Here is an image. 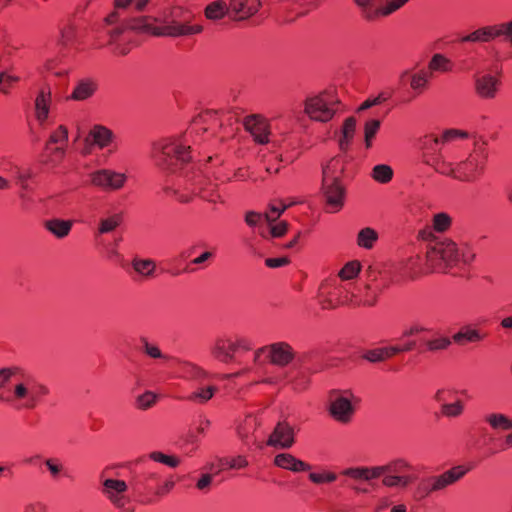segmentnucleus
I'll return each instance as SVG.
<instances>
[{
	"mask_svg": "<svg viewBox=\"0 0 512 512\" xmlns=\"http://www.w3.org/2000/svg\"><path fill=\"white\" fill-rule=\"evenodd\" d=\"M371 176L376 182L385 184L392 180L393 170L389 165L379 164L374 166Z\"/></svg>",
	"mask_w": 512,
	"mask_h": 512,
	"instance_id": "nucleus-36",
	"label": "nucleus"
},
{
	"mask_svg": "<svg viewBox=\"0 0 512 512\" xmlns=\"http://www.w3.org/2000/svg\"><path fill=\"white\" fill-rule=\"evenodd\" d=\"M189 19L190 15L181 7H174L169 15H165L162 20L152 16L130 18L125 20L121 26L113 29L110 34L112 37H117L125 30L166 37H182L201 33L203 27L199 24H190Z\"/></svg>",
	"mask_w": 512,
	"mask_h": 512,
	"instance_id": "nucleus-1",
	"label": "nucleus"
},
{
	"mask_svg": "<svg viewBox=\"0 0 512 512\" xmlns=\"http://www.w3.org/2000/svg\"><path fill=\"white\" fill-rule=\"evenodd\" d=\"M97 88L98 84L96 81L89 78L82 79L75 86L70 98L76 101H84L92 97Z\"/></svg>",
	"mask_w": 512,
	"mask_h": 512,
	"instance_id": "nucleus-24",
	"label": "nucleus"
},
{
	"mask_svg": "<svg viewBox=\"0 0 512 512\" xmlns=\"http://www.w3.org/2000/svg\"><path fill=\"white\" fill-rule=\"evenodd\" d=\"M286 208H287V206H285V205L278 207L274 204H270L269 212L265 213L264 217L267 220V222L272 223L280 217V215L286 210Z\"/></svg>",
	"mask_w": 512,
	"mask_h": 512,
	"instance_id": "nucleus-55",
	"label": "nucleus"
},
{
	"mask_svg": "<svg viewBox=\"0 0 512 512\" xmlns=\"http://www.w3.org/2000/svg\"><path fill=\"white\" fill-rule=\"evenodd\" d=\"M127 176L110 169L97 170L90 174L91 184L105 191H116L126 183Z\"/></svg>",
	"mask_w": 512,
	"mask_h": 512,
	"instance_id": "nucleus-11",
	"label": "nucleus"
},
{
	"mask_svg": "<svg viewBox=\"0 0 512 512\" xmlns=\"http://www.w3.org/2000/svg\"><path fill=\"white\" fill-rule=\"evenodd\" d=\"M467 472L468 469L464 466H455L445 471L441 475L431 476L423 479L419 484V489L422 490L425 494L442 490L447 486L457 482Z\"/></svg>",
	"mask_w": 512,
	"mask_h": 512,
	"instance_id": "nucleus-9",
	"label": "nucleus"
},
{
	"mask_svg": "<svg viewBox=\"0 0 512 512\" xmlns=\"http://www.w3.org/2000/svg\"><path fill=\"white\" fill-rule=\"evenodd\" d=\"M381 291V288L378 286L372 287L370 284H366L363 290L353 293L352 306L374 307L378 302Z\"/></svg>",
	"mask_w": 512,
	"mask_h": 512,
	"instance_id": "nucleus-19",
	"label": "nucleus"
},
{
	"mask_svg": "<svg viewBox=\"0 0 512 512\" xmlns=\"http://www.w3.org/2000/svg\"><path fill=\"white\" fill-rule=\"evenodd\" d=\"M338 160L331 159L323 168L322 191L329 212L339 211L345 200V187L340 177L335 175Z\"/></svg>",
	"mask_w": 512,
	"mask_h": 512,
	"instance_id": "nucleus-4",
	"label": "nucleus"
},
{
	"mask_svg": "<svg viewBox=\"0 0 512 512\" xmlns=\"http://www.w3.org/2000/svg\"><path fill=\"white\" fill-rule=\"evenodd\" d=\"M297 358L294 348L284 341L275 342L257 349L254 353V363L267 362L279 368L289 366Z\"/></svg>",
	"mask_w": 512,
	"mask_h": 512,
	"instance_id": "nucleus-5",
	"label": "nucleus"
},
{
	"mask_svg": "<svg viewBox=\"0 0 512 512\" xmlns=\"http://www.w3.org/2000/svg\"><path fill=\"white\" fill-rule=\"evenodd\" d=\"M330 414L338 422L348 423L354 414V408L349 399L339 396L331 402Z\"/></svg>",
	"mask_w": 512,
	"mask_h": 512,
	"instance_id": "nucleus-18",
	"label": "nucleus"
},
{
	"mask_svg": "<svg viewBox=\"0 0 512 512\" xmlns=\"http://www.w3.org/2000/svg\"><path fill=\"white\" fill-rule=\"evenodd\" d=\"M383 476L382 484L389 488H406L413 481V478L409 475L384 474Z\"/></svg>",
	"mask_w": 512,
	"mask_h": 512,
	"instance_id": "nucleus-33",
	"label": "nucleus"
},
{
	"mask_svg": "<svg viewBox=\"0 0 512 512\" xmlns=\"http://www.w3.org/2000/svg\"><path fill=\"white\" fill-rule=\"evenodd\" d=\"M486 333H481L477 329H471L469 327L461 328L456 334L453 335V340L460 345L466 343H477L486 338Z\"/></svg>",
	"mask_w": 512,
	"mask_h": 512,
	"instance_id": "nucleus-26",
	"label": "nucleus"
},
{
	"mask_svg": "<svg viewBox=\"0 0 512 512\" xmlns=\"http://www.w3.org/2000/svg\"><path fill=\"white\" fill-rule=\"evenodd\" d=\"M49 393V389L40 383L32 380L31 378H25L14 386V399L25 400L23 407L26 409H34L40 399Z\"/></svg>",
	"mask_w": 512,
	"mask_h": 512,
	"instance_id": "nucleus-6",
	"label": "nucleus"
},
{
	"mask_svg": "<svg viewBox=\"0 0 512 512\" xmlns=\"http://www.w3.org/2000/svg\"><path fill=\"white\" fill-rule=\"evenodd\" d=\"M425 163L432 165L434 169L441 174L451 175L453 177L456 174V169L452 168L450 164H446L445 162L436 161L430 163L429 160H425Z\"/></svg>",
	"mask_w": 512,
	"mask_h": 512,
	"instance_id": "nucleus-54",
	"label": "nucleus"
},
{
	"mask_svg": "<svg viewBox=\"0 0 512 512\" xmlns=\"http://www.w3.org/2000/svg\"><path fill=\"white\" fill-rule=\"evenodd\" d=\"M263 215L261 213L255 212V211H248L245 214V222L250 227L257 226L260 221L262 220Z\"/></svg>",
	"mask_w": 512,
	"mask_h": 512,
	"instance_id": "nucleus-61",
	"label": "nucleus"
},
{
	"mask_svg": "<svg viewBox=\"0 0 512 512\" xmlns=\"http://www.w3.org/2000/svg\"><path fill=\"white\" fill-rule=\"evenodd\" d=\"M452 219L446 213H438L433 217V228L437 232H445L451 226Z\"/></svg>",
	"mask_w": 512,
	"mask_h": 512,
	"instance_id": "nucleus-44",
	"label": "nucleus"
},
{
	"mask_svg": "<svg viewBox=\"0 0 512 512\" xmlns=\"http://www.w3.org/2000/svg\"><path fill=\"white\" fill-rule=\"evenodd\" d=\"M456 392L451 389H439L434 394V400L440 404V414L447 418L460 417L464 412V402L461 399H456L452 403L448 401L453 399Z\"/></svg>",
	"mask_w": 512,
	"mask_h": 512,
	"instance_id": "nucleus-12",
	"label": "nucleus"
},
{
	"mask_svg": "<svg viewBox=\"0 0 512 512\" xmlns=\"http://www.w3.org/2000/svg\"><path fill=\"white\" fill-rule=\"evenodd\" d=\"M363 358L372 363L386 360L383 348L368 350L363 354Z\"/></svg>",
	"mask_w": 512,
	"mask_h": 512,
	"instance_id": "nucleus-52",
	"label": "nucleus"
},
{
	"mask_svg": "<svg viewBox=\"0 0 512 512\" xmlns=\"http://www.w3.org/2000/svg\"><path fill=\"white\" fill-rule=\"evenodd\" d=\"M68 141V129L64 125H60L55 131H53L46 143L45 149L49 150L52 144H60V146H66Z\"/></svg>",
	"mask_w": 512,
	"mask_h": 512,
	"instance_id": "nucleus-39",
	"label": "nucleus"
},
{
	"mask_svg": "<svg viewBox=\"0 0 512 512\" xmlns=\"http://www.w3.org/2000/svg\"><path fill=\"white\" fill-rule=\"evenodd\" d=\"M384 475V468L382 466L365 467V481L377 479Z\"/></svg>",
	"mask_w": 512,
	"mask_h": 512,
	"instance_id": "nucleus-60",
	"label": "nucleus"
},
{
	"mask_svg": "<svg viewBox=\"0 0 512 512\" xmlns=\"http://www.w3.org/2000/svg\"><path fill=\"white\" fill-rule=\"evenodd\" d=\"M361 270V263L357 260L346 263L339 271L338 276L341 280H351L357 277Z\"/></svg>",
	"mask_w": 512,
	"mask_h": 512,
	"instance_id": "nucleus-41",
	"label": "nucleus"
},
{
	"mask_svg": "<svg viewBox=\"0 0 512 512\" xmlns=\"http://www.w3.org/2000/svg\"><path fill=\"white\" fill-rule=\"evenodd\" d=\"M114 138L113 132L105 126L95 125L89 132L87 141L91 140L93 144L103 149L108 147Z\"/></svg>",
	"mask_w": 512,
	"mask_h": 512,
	"instance_id": "nucleus-23",
	"label": "nucleus"
},
{
	"mask_svg": "<svg viewBox=\"0 0 512 512\" xmlns=\"http://www.w3.org/2000/svg\"><path fill=\"white\" fill-rule=\"evenodd\" d=\"M451 345L450 338L446 336H441L438 338L430 339L425 342L426 351L428 352H438L444 351L449 348Z\"/></svg>",
	"mask_w": 512,
	"mask_h": 512,
	"instance_id": "nucleus-42",
	"label": "nucleus"
},
{
	"mask_svg": "<svg viewBox=\"0 0 512 512\" xmlns=\"http://www.w3.org/2000/svg\"><path fill=\"white\" fill-rule=\"evenodd\" d=\"M431 72L426 70H421L418 73H415L411 77L410 86L413 90L418 93H422L427 89L428 81L431 78Z\"/></svg>",
	"mask_w": 512,
	"mask_h": 512,
	"instance_id": "nucleus-35",
	"label": "nucleus"
},
{
	"mask_svg": "<svg viewBox=\"0 0 512 512\" xmlns=\"http://www.w3.org/2000/svg\"><path fill=\"white\" fill-rule=\"evenodd\" d=\"M51 105V89L44 86L39 91L35 99V116L39 122H44L48 118Z\"/></svg>",
	"mask_w": 512,
	"mask_h": 512,
	"instance_id": "nucleus-21",
	"label": "nucleus"
},
{
	"mask_svg": "<svg viewBox=\"0 0 512 512\" xmlns=\"http://www.w3.org/2000/svg\"><path fill=\"white\" fill-rule=\"evenodd\" d=\"M353 303V292H350L344 285L330 286L324 297L320 300L322 309L331 310L340 306Z\"/></svg>",
	"mask_w": 512,
	"mask_h": 512,
	"instance_id": "nucleus-13",
	"label": "nucleus"
},
{
	"mask_svg": "<svg viewBox=\"0 0 512 512\" xmlns=\"http://www.w3.org/2000/svg\"><path fill=\"white\" fill-rule=\"evenodd\" d=\"M141 342L144 346V352L151 358H166L157 346L151 345L146 338H141Z\"/></svg>",
	"mask_w": 512,
	"mask_h": 512,
	"instance_id": "nucleus-56",
	"label": "nucleus"
},
{
	"mask_svg": "<svg viewBox=\"0 0 512 512\" xmlns=\"http://www.w3.org/2000/svg\"><path fill=\"white\" fill-rule=\"evenodd\" d=\"M123 222V216L120 213L114 214L108 218L101 219L98 232L100 234L114 231Z\"/></svg>",
	"mask_w": 512,
	"mask_h": 512,
	"instance_id": "nucleus-37",
	"label": "nucleus"
},
{
	"mask_svg": "<svg viewBox=\"0 0 512 512\" xmlns=\"http://www.w3.org/2000/svg\"><path fill=\"white\" fill-rule=\"evenodd\" d=\"M486 161L485 149L474 150L465 161L458 164L454 178L466 182L475 181L483 173Z\"/></svg>",
	"mask_w": 512,
	"mask_h": 512,
	"instance_id": "nucleus-7",
	"label": "nucleus"
},
{
	"mask_svg": "<svg viewBox=\"0 0 512 512\" xmlns=\"http://www.w3.org/2000/svg\"><path fill=\"white\" fill-rule=\"evenodd\" d=\"M476 254L467 245L460 249V261L464 264H470L474 261Z\"/></svg>",
	"mask_w": 512,
	"mask_h": 512,
	"instance_id": "nucleus-63",
	"label": "nucleus"
},
{
	"mask_svg": "<svg viewBox=\"0 0 512 512\" xmlns=\"http://www.w3.org/2000/svg\"><path fill=\"white\" fill-rule=\"evenodd\" d=\"M45 69L52 72L57 77H64L67 75V70L64 68H58V62L56 60H48L45 63Z\"/></svg>",
	"mask_w": 512,
	"mask_h": 512,
	"instance_id": "nucleus-59",
	"label": "nucleus"
},
{
	"mask_svg": "<svg viewBox=\"0 0 512 512\" xmlns=\"http://www.w3.org/2000/svg\"><path fill=\"white\" fill-rule=\"evenodd\" d=\"M261 7L260 0H230L228 9L235 20H245L258 12Z\"/></svg>",
	"mask_w": 512,
	"mask_h": 512,
	"instance_id": "nucleus-17",
	"label": "nucleus"
},
{
	"mask_svg": "<svg viewBox=\"0 0 512 512\" xmlns=\"http://www.w3.org/2000/svg\"><path fill=\"white\" fill-rule=\"evenodd\" d=\"M344 476L350 477L354 480H364L365 481V467H354L348 468L342 471Z\"/></svg>",
	"mask_w": 512,
	"mask_h": 512,
	"instance_id": "nucleus-58",
	"label": "nucleus"
},
{
	"mask_svg": "<svg viewBox=\"0 0 512 512\" xmlns=\"http://www.w3.org/2000/svg\"><path fill=\"white\" fill-rule=\"evenodd\" d=\"M104 487L108 495L109 492L121 494L127 490V484L125 483V481L117 479H106L104 481Z\"/></svg>",
	"mask_w": 512,
	"mask_h": 512,
	"instance_id": "nucleus-46",
	"label": "nucleus"
},
{
	"mask_svg": "<svg viewBox=\"0 0 512 512\" xmlns=\"http://www.w3.org/2000/svg\"><path fill=\"white\" fill-rule=\"evenodd\" d=\"M356 130V118L348 117L342 126V136L345 138L353 139Z\"/></svg>",
	"mask_w": 512,
	"mask_h": 512,
	"instance_id": "nucleus-53",
	"label": "nucleus"
},
{
	"mask_svg": "<svg viewBox=\"0 0 512 512\" xmlns=\"http://www.w3.org/2000/svg\"><path fill=\"white\" fill-rule=\"evenodd\" d=\"M380 120L371 119L365 123L364 126V141L367 149L372 147V141L380 129Z\"/></svg>",
	"mask_w": 512,
	"mask_h": 512,
	"instance_id": "nucleus-40",
	"label": "nucleus"
},
{
	"mask_svg": "<svg viewBox=\"0 0 512 512\" xmlns=\"http://www.w3.org/2000/svg\"><path fill=\"white\" fill-rule=\"evenodd\" d=\"M19 81V77L7 75L4 72L0 73V92L7 94L9 89L12 87L14 83Z\"/></svg>",
	"mask_w": 512,
	"mask_h": 512,
	"instance_id": "nucleus-50",
	"label": "nucleus"
},
{
	"mask_svg": "<svg viewBox=\"0 0 512 512\" xmlns=\"http://www.w3.org/2000/svg\"><path fill=\"white\" fill-rule=\"evenodd\" d=\"M511 35H512V20L506 23H500L496 25H488L481 27L470 34L463 36L459 41L461 43L464 42H490L499 38L501 36H505L507 40L511 43Z\"/></svg>",
	"mask_w": 512,
	"mask_h": 512,
	"instance_id": "nucleus-10",
	"label": "nucleus"
},
{
	"mask_svg": "<svg viewBox=\"0 0 512 512\" xmlns=\"http://www.w3.org/2000/svg\"><path fill=\"white\" fill-rule=\"evenodd\" d=\"M219 114L217 111H205L202 114H200L193 122L194 126H197L198 124L202 123H208L212 122L215 125H221L219 120Z\"/></svg>",
	"mask_w": 512,
	"mask_h": 512,
	"instance_id": "nucleus-48",
	"label": "nucleus"
},
{
	"mask_svg": "<svg viewBox=\"0 0 512 512\" xmlns=\"http://www.w3.org/2000/svg\"><path fill=\"white\" fill-rule=\"evenodd\" d=\"M156 402V395L153 392L147 391L136 398V406L139 409L146 410L152 407Z\"/></svg>",
	"mask_w": 512,
	"mask_h": 512,
	"instance_id": "nucleus-47",
	"label": "nucleus"
},
{
	"mask_svg": "<svg viewBox=\"0 0 512 512\" xmlns=\"http://www.w3.org/2000/svg\"><path fill=\"white\" fill-rule=\"evenodd\" d=\"M244 127L252 134L257 143L266 144L269 142V123L262 115L253 114L245 117Z\"/></svg>",
	"mask_w": 512,
	"mask_h": 512,
	"instance_id": "nucleus-15",
	"label": "nucleus"
},
{
	"mask_svg": "<svg viewBox=\"0 0 512 512\" xmlns=\"http://www.w3.org/2000/svg\"><path fill=\"white\" fill-rule=\"evenodd\" d=\"M153 157L159 168L173 173L184 170L192 159L190 146L182 145L177 139H163L155 143Z\"/></svg>",
	"mask_w": 512,
	"mask_h": 512,
	"instance_id": "nucleus-2",
	"label": "nucleus"
},
{
	"mask_svg": "<svg viewBox=\"0 0 512 512\" xmlns=\"http://www.w3.org/2000/svg\"><path fill=\"white\" fill-rule=\"evenodd\" d=\"M500 76L489 73H477L474 75L475 93L481 99H494L501 87Z\"/></svg>",
	"mask_w": 512,
	"mask_h": 512,
	"instance_id": "nucleus-14",
	"label": "nucleus"
},
{
	"mask_svg": "<svg viewBox=\"0 0 512 512\" xmlns=\"http://www.w3.org/2000/svg\"><path fill=\"white\" fill-rule=\"evenodd\" d=\"M132 266L137 273L143 276L152 275L156 268L154 261L149 259H134L132 262Z\"/></svg>",
	"mask_w": 512,
	"mask_h": 512,
	"instance_id": "nucleus-43",
	"label": "nucleus"
},
{
	"mask_svg": "<svg viewBox=\"0 0 512 512\" xmlns=\"http://www.w3.org/2000/svg\"><path fill=\"white\" fill-rule=\"evenodd\" d=\"M384 474L391 475H405L404 473L410 471L412 466L403 458H398L383 465Z\"/></svg>",
	"mask_w": 512,
	"mask_h": 512,
	"instance_id": "nucleus-31",
	"label": "nucleus"
},
{
	"mask_svg": "<svg viewBox=\"0 0 512 512\" xmlns=\"http://www.w3.org/2000/svg\"><path fill=\"white\" fill-rule=\"evenodd\" d=\"M222 466H227L231 469H240L248 465L247 460L243 456H237L232 459L224 458L219 461Z\"/></svg>",
	"mask_w": 512,
	"mask_h": 512,
	"instance_id": "nucleus-51",
	"label": "nucleus"
},
{
	"mask_svg": "<svg viewBox=\"0 0 512 512\" xmlns=\"http://www.w3.org/2000/svg\"><path fill=\"white\" fill-rule=\"evenodd\" d=\"M45 228L58 238H63L69 234L72 228V222L62 219H51L45 222Z\"/></svg>",
	"mask_w": 512,
	"mask_h": 512,
	"instance_id": "nucleus-27",
	"label": "nucleus"
},
{
	"mask_svg": "<svg viewBox=\"0 0 512 512\" xmlns=\"http://www.w3.org/2000/svg\"><path fill=\"white\" fill-rule=\"evenodd\" d=\"M16 368H4L0 371V387L4 386L12 377L17 376Z\"/></svg>",
	"mask_w": 512,
	"mask_h": 512,
	"instance_id": "nucleus-64",
	"label": "nucleus"
},
{
	"mask_svg": "<svg viewBox=\"0 0 512 512\" xmlns=\"http://www.w3.org/2000/svg\"><path fill=\"white\" fill-rule=\"evenodd\" d=\"M226 14H230V11L224 1L212 2L205 8V16L211 20L221 19Z\"/></svg>",
	"mask_w": 512,
	"mask_h": 512,
	"instance_id": "nucleus-30",
	"label": "nucleus"
},
{
	"mask_svg": "<svg viewBox=\"0 0 512 512\" xmlns=\"http://www.w3.org/2000/svg\"><path fill=\"white\" fill-rule=\"evenodd\" d=\"M255 426V420L247 418L238 428V435L247 446H251L256 442V438L254 437Z\"/></svg>",
	"mask_w": 512,
	"mask_h": 512,
	"instance_id": "nucleus-28",
	"label": "nucleus"
},
{
	"mask_svg": "<svg viewBox=\"0 0 512 512\" xmlns=\"http://www.w3.org/2000/svg\"><path fill=\"white\" fill-rule=\"evenodd\" d=\"M377 239V232L372 228L366 227L359 231L357 236V244L365 249H371Z\"/></svg>",
	"mask_w": 512,
	"mask_h": 512,
	"instance_id": "nucleus-34",
	"label": "nucleus"
},
{
	"mask_svg": "<svg viewBox=\"0 0 512 512\" xmlns=\"http://www.w3.org/2000/svg\"><path fill=\"white\" fill-rule=\"evenodd\" d=\"M421 143L423 149L437 151L440 144V138L434 135H426L422 139Z\"/></svg>",
	"mask_w": 512,
	"mask_h": 512,
	"instance_id": "nucleus-57",
	"label": "nucleus"
},
{
	"mask_svg": "<svg viewBox=\"0 0 512 512\" xmlns=\"http://www.w3.org/2000/svg\"><path fill=\"white\" fill-rule=\"evenodd\" d=\"M217 390H218V388L213 385L207 386L205 388H200L197 391L191 393L188 396V400L197 402L200 404L206 403L208 400H210L214 396V394L216 393Z\"/></svg>",
	"mask_w": 512,
	"mask_h": 512,
	"instance_id": "nucleus-38",
	"label": "nucleus"
},
{
	"mask_svg": "<svg viewBox=\"0 0 512 512\" xmlns=\"http://www.w3.org/2000/svg\"><path fill=\"white\" fill-rule=\"evenodd\" d=\"M409 1L410 0H388L382 7L374 11L365 12L364 18L372 21L377 19L379 16H389L390 14L402 8Z\"/></svg>",
	"mask_w": 512,
	"mask_h": 512,
	"instance_id": "nucleus-25",
	"label": "nucleus"
},
{
	"mask_svg": "<svg viewBox=\"0 0 512 512\" xmlns=\"http://www.w3.org/2000/svg\"><path fill=\"white\" fill-rule=\"evenodd\" d=\"M337 104L329 99V94L323 93L306 100L305 112L312 120L327 122L333 118Z\"/></svg>",
	"mask_w": 512,
	"mask_h": 512,
	"instance_id": "nucleus-8",
	"label": "nucleus"
},
{
	"mask_svg": "<svg viewBox=\"0 0 512 512\" xmlns=\"http://www.w3.org/2000/svg\"><path fill=\"white\" fill-rule=\"evenodd\" d=\"M294 444V429L287 422H278L270 434L267 445L282 449L290 448Z\"/></svg>",
	"mask_w": 512,
	"mask_h": 512,
	"instance_id": "nucleus-16",
	"label": "nucleus"
},
{
	"mask_svg": "<svg viewBox=\"0 0 512 512\" xmlns=\"http://www.w3.org/2000/svg\"><path fill=\"white\" fill-rule=\"evenodd\" d=\"M213 357L223 363L234 360L235 346L231 339L218 338L211 350Z\"/></svg>",
	"mask_w": 512,
	"mask_h": 512,
	"instance_id": "nucleus-20",
	"label": "nucleus"
},
{
	"mask_svg": "<svg viewBox=\"0 0 512 512\" xmlns=\"http://www.w3.org/2000/svg\"><path fill=\"white\" fill-rule=\"evenodd\" d=\"M309 479L315 483V484H322V483H331L334 482L337 479V476L335 473L332 472H326V473H310Z\"/></svg>",
	"mask_w": 512,
	"mask_h": 512,
	"instance_id": "nucleus-49",
	"label": "nucleus"
},
{
	"mask_svg": "<svg viewBox=\"0 0 512 512\" xmlns=\"http://www.w3.org/2000/svg\"><path fill=\"white\" fill-rule=\"evenodd\" d=\"M150 458L156 462L165 464L169 467L175 468L180 464V460L176 456L166 455L162 452H152Z\"/></svg>",
	"mask_w": 512,
	"mask_h": 512,
	"instance_id": "nucleus-45",
	"label": "nucleus"
},
{
	"mask_svg": "<svg viewBox=\"0 0 512 512\" xmlns=\"http://www.w3.org/2000/svg\"><path fill=\"white\" fill-rule=\"evenodd\" d=\"M485 421L493 429L509 430L512 429V419L504 414L492 413L486 416Z\"/></svg>",
	"mask_w": 512,
	"mask_h": 512,
	"instance_id": "nucleus-32",
	"label": "nucleus"
},
{
	"mask_svg": "<svg viewBox=\"0 0 512 512\" xmlns=\"http://www.w3.org/2000/svg\"><path fill=\"white\" fill-rule=\"evenodd\" d=\"M274 464L282 469L293 472L309 471L311 466L291 454L281 453L275 456Z\"/></svg>",
	"mask_w": 512,
	"mask_h": 512,
	"instance_id": "nucleus-22",
	"label": "nucleus"
},
{
	"mask_svg": "<svg viewBox=\"0 0 512 512\" xmlns=\"http://www.w3.org/2000/svg\"><path fill=\"white\" fill-rule=\"evenodd\" d=\"M290 263V259L288 257H279V258H267L265 260V264L269 268H278L282 266H286Z\"/></svg>",
	"mask_w": 512,
	"mask_h": 512,
	"instance_id": "nucleus-62",
	"label": "nucleus"
},
{
	"mask_svg": "<svg viewBox=\"0 0 512 512\" xmlns=\"http://www.w3.org/2000/svg\"><path fill=\"white\" fill-rule=\"evenodd\" d=\"M452 70V63L451 61L445 57L443 54H434L429 61L428 64V70L431 72V76H433L434 71H441V72H450Z\"/></svg>",
	"mask_w": 512,
	"mask_h": 512,
	"instance_id": "nucleus-29",
	"label": "nucleus"
},
{
	"mask_svg": "<svg viewBox=\"0 0 512 512\" xmlns=\"http://www.w3.org/2000/svg\"><path fill=\"white\" fill-rule=\"evenodd\" d=\"M425 259L428 271L448 273L460 262V248L450 239H433L426 245Z\"/></svg>",
	"mask_w": 512,
	"mask_h": 512,
	"instance_id": "nucleus-3",
	"label": "nucleus"
}]
</instances>
